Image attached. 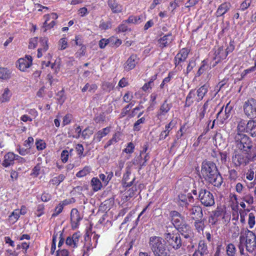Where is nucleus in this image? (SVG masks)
<instances>
[{
	"label": "nucleus",
	"mask_w": 256,
	"mask_h": 256,
	"mask_svg": "<svg viewBox=\"0 0 256 256\" xmlns=\"http://www.w3.org/2000/svg\"><path fill=\"white\" fill-rule=\"evenodd\" d=\"M201 174L202 178L214 186L220 187L223 182V178L216 164L212 162L204 160L202 164Z\"/></svg>",
	"instance_id": "obj_1"
},
{
	"label": "nucleus",
	"mask_w": 256,
	"mask_h": 256,
	"mask_svg": "<svg viewBox=\"0 0 256 256\" xmlns=\"http://www.w3.org/2000/svg\"><path fill=\"white\" fill-rule=\"evenodd\" d=\"M234 143L238 150L242 152H248L256 155V145L253 146L249 136L245 134L236 133L234 137Z\"/></svg>",
	"instance_id": "obj_2"
},
{
	"label": "nucleus",
	"mask_w": 256,
	"mask_h": 256,
	"mask_svg": "<svg viewBox=\"0 0 256 256\" xmlns=\"http://www.w3.org/2000/svg\"><path fill=\"white\" fill-rule=\"evenodd\" d=\"M230 220V214L226 212V208L222 206H218L216 210L212 211L208 218V222L212 226L226 224Z\"/></svg>",
	"instance_id": "obj_3"
},
{
	"label": "nucleus",
	"mask_w": 256,
	"mask_h": 256,
	"mask_svg": "<svg viewBox=\"0 0 256 256\" xmlns=\"http://www.w3.org/2000/svg\"><path fill=\"white\" fill-rule=\"evenodd\" d=\"M148 243L154 256H170L169 251L162 237L150 236Z\"/></svg>",
	"instance_id": "obj_4"
},
{
	"label": "nucleus",
	"mask_w": 256,
	"mask_h": 256,
	"mask_svg": "<svg viewBox=\"0 0 256 256\" xmlns=\"http://www.w3.org/2000/svg\"><path fill=\"white\" fill-rule=\"evenodd\" d=\"M256 160L255 154L248 152H242L235 150L232 156V162L235 167H240L247 165L250 162Z\"/></svg>",
	"instance_id": "obj_5"
},
{
	"label": "nucleus",
	"mask_w": 256,
	"mask_h": 256,
	"mask_svg": "<svg viewBox=\"0 0 256 256\" xmlns=\"http://www.w3.org/2000/svg\"><path fill=\"white\" fill-rule=\"evenodd\" d=\"M192 192L198 196V198L201 204L206 207H210L215 204L214 198L213 194L206 188L198 189V194L196 190H193Z\"/></svg>",
	"instance_id": "obj_6"
},
{
	"label": "nucleus",
	"mask_w": 256,
	"mask_h": 256,
	"mask_svg": "<svg viewBox=\"0 0 256 256\" xmlns=\"http://www.w3.org/2000/svg\"><path fill=\"white\" fill-rule=\"evenodd\" d=\"M94 236L92 238L88 232H86L84 236V242L82 248V256H89L90 252L97 246L100 235L95 232H92Z\"/></svg>",
	"instance_id": "obj_7"
},
{
	"label": "nucleus",
	"mask_w": 256,
	"mask_h": 256,
	"mask_svg": "<svg viewBox=\"0 0 256 256\" xmlns=\"http://www.w3.org/2000/svg\"><path fill=\"white\" fill-rule=\"evenodd\" d=\"M168 245L175 250L179 249L182 245V241L180 234L178 232H168L164 235Z\"/></svg>",
	"instance_id": "obj_8"
},
{
	"label": "nucleus",
	"mask_w": 256,
	"mask_h": 256,
	"mask_svg": "<svg viewBox=\"0 0 256 256\" xmlns=\"http://www.w3.org/2000/svg\"><path fill=\"white\" fill-rule=\"evenodd\" d=\"M244 114L250 118H256V100L250 98L247 100L243 104Z\"/></svg>",
	"instance_id": "obj_9"
},
{
	"label": "nucleus",
	"mask_w": 256,
	"mask_h": 256,
	"mask_svg": "<svg viewBox=\"0 0 256 256\" xmlns=\"http://www.w3.org/2000/svg\"><path fill=\"white\" fill-rule=\"evenodd\" d=\"M232 108V106L230 105V102L225 106H223L222 107L216 114V119L220 124H222L227 122L230 116Z\"/></svg>",
	"instance_id": "obj_10"
},
{
	"label": "nucleus",
	"mask_w": 256,
	"mask_h": 256,
	"mask_svg": "<svg viewBox=\"0 0 256 256\" xmlns=\"http://www.w3.org/2000/svg\"><path fill=\"white\" fill-rule=\"evenodd\" d=\"M174 40L175 36L172 32L166 34H162L157 39V46L160 49L162 50L170 46Z\"/></svg>",
	"instance_id": "obj_11"
},
{
	"label": "nucleus",
	"mask_w": 256,
	"mask_h": 256,
	"mask_svg": "<svg viewBox=\"0 0 256 256\" xmlns=\"http://www.w3.org/2000/svg\"><path fill=\"white\" fill-rule=\"evenodd\" d=\"M246 250L251 253L256 254V236L252 231L246 232Z\"/></svg>",
	"instance_id": "obj_12"
},
{
	"label": "nucleus",
	"mask_w": 256,
	"mask_h": 256,
	"mask_svg": "<svg viewBox=\"0 0 256 256\" xmlns=\"http://www.w3.org/2000/svg\"><path fill=\"white\" fill-rule=\"evenodd\" d=\"M190 52V49L187 48H184L180 50L178 53L176 55L174 60V64L176 68L180 70L182 69L181 64L186 60L188 54Z\"/></svg>",
	"instance_id": "obj_13"
},
{
	"label": "nucleus",
	"mask_w": 256,
	"mask_h": 256,
	"mask_svg": "<svg viewBox=\"0 0 256 256\" xmlns=\"http://www.w3.org/2000/svg\"><path fill=\"white\" fill-rule=\"evenodd\" d=\"M214 50V57L212 61V64H211L212 68H214L222 60L226 59L228 56V52H226L223 46L215 47Z\"/></svg>",
	"instance_id": "obj_14"
},
{
	"label": "nucleus",
	"mask_w": 256,
	"mask_h": 256,
	"mask_svg": "<svg viewBox=\"0 0 256 256\" xmlns=\"http://www.w3.org/2000/svg\"><path fill=\"white\" fill-rule=\"evenodd\" d=\"M82 242V234L79 231L75 232L72 235L68 236L66 240V244L73 248H77Z\"/></svg>",
	"instance_id": "obj_15"
},
{
	"label": "nucleus",
	"mask_w": 256,
	"mask_h": 256,
	"mask_svg": "<svg viewBox=\"0 0 256 256\" xmlns=\"http://www.w3.org/2000/svg\"><path fill=\"white\" fill-rule=\"evenodd\" d=\"M170 216L171 222L176 229L186 223L184 217L176 210L170 212Z\"/></svg>",
	"instance_id": "obj_16"
},
{
	"label": "nucleus",
	"mask_w": 256,
	"mask_h": 256,
	"mask_svg": "<svg viewBox=\"0 0 256 256\" xmlns=\"http://www.w3.org/2000/svg\"><path fill=\"white\" fill-rule=\"evenodd\" d=\"M172 106V104L168 102V100H165L160 104L159 109L156 112V117L157 118L161 120L170 112Z\"/></svg>",
	"instance_id": "obj_17"
},
{
	"label": "nucleus",
	"mask_w": 256,
	"mask_h": 256,
	"mask_svg": "<svg viewBox=\"0 0 256 256\" xmlns=\"http://www.w3.org/2000/svg\"><path fill=\"white\" fill-rule=\"evenodd\" d=\"M139 61L140 58L136 54H132L124 64V70L128 72L134 69Z\"/></svg>",
	"instance_id": "obj_18"
},
{
	"label": "nucleus",
	"mask_w": 256,
	"mask_h": 256,
	"mask_svg": "<svg viewBox=\"0 0 256 256\" xmlns=\"http://www.w3.org/2000/svg\"><path fill=\"white\" fill-rule=\"evenodd\" d=\"M32 64V58L30 56L26 55L24 58H19L16 62L18 69L22 72H25Z\"/></svg>",
	"instance_id": "obj_19"
},
{
	"label": "nucleus",
	"mask_w": 256,
	"mask_h": 256,
	"mask_svg": "<svg viewBox=\"0 0 256 256\" xmlns=\"http://www.w3.org/2000/svg\"><path fill=\"white\" fill-rule=\"evenodd\" d=\"M208 254L207 244L204 240H202L198 242V248L193 254L192 256H206Z\"/></svg>",
	"instance_id": "obj_20"
},
{
	"label": "nucleus",
	"mask_w": 256,
	"mask_h": 256,
	"mask_svg": "<svg viewBox=\"0 0 256 256\" xmlns=\"http://www.w3.org/2000/svg\"><path fill=\"white\" fill-rule=\"evenodd\" d=\"M82 219L78 210L76 208H72L70 212V224L72 230L78 228Z\"/></svg>",
	"instance_id": "obj_21"
},
{
	"label": "nucleus",
	"mask_w": 256,
	"mask_h": 256,
	"mask_svg": "<svg viewBox=\"0 0 256 256\" xmlns=\"http://www.w3.org/2000/svg\"><path fill=\"white\" fill-rule=\"evenodd\" d=\"M186 238L191 239L194 236V232L191 227L186 222L176 229Z\"/></svg>",
	"instance_id": "obj_22"
},
{
	"label": "nucleus",
	"mask_w": 256,
	"mask_h": 256,
	"mask_svg": "<svg viewBox=\"0 0 256 256\" xmlns=\"http://www.w3.org/2000/svg\"><path fill=\"white\" fill-rule=\"evenodd\" d=\"M250 120H246L243 118L238 119L237 122L236 132L239 134L248 133Z\"/></svg>",
	"instance_id": "obj_23"
},
{
	"label": "nucleus",
	"mask_w": 256,
	"mask_h": 256,
	"mask_svg": "<svg viewBox=\"0 0 256 256\" xmlns=\"http://www.w3.org/2000/svg\"><path fill=\"white\" fill-rule=\"evenodd\" d=\"M232 4L230 2H225L222 3L218 8L215 15L216 17L219 18L224 16L230 9Z\"/></svg>",
	"instance_id": "obj_24"
},
{
	"label": "nucleus",
	"mask_w": 256,
	"mask_h": 256,
	"mask_svg": "<svg viewBox=\"0 0 256 256\" xmlns=\"http://www.w3.org/2000/svg\"><path fill=\"white\" fill-rule=\"evenodd\" d=\"M190 215L192 220L202 219L203 217L202 208L199 206H194L190 210Z\"/></svg>",
	"instance_id": "obj_25"
},
{
	"label": "nucleus",
	"mask_w": 256,
	"mask_h": 256,
	"mask_svg": "<svg viewBox=\"0 0 256 256\" xmlns=\"http://www.w3.org/2000/svg\"><path fill=\"white\" fill-rule=\"evenodd\" d=\"M15 160V154L13 152H8L4 156V160L2 165L4 168L13 166Z\"/></svg>",
	"instance_id": "obj_26"
},
{
	"label": "nucleus",
	"mask_w": 256,
	"mask_h": 256,
	"mask_svg": "<svg viewBox=\"0 0 256 256\" xmlns=\"http://www.w3.org/2000/svg\"><path fill=\"white\" fill-rule=\"evenodd\" d=\"M208 84H205L200 87L196 91V96L195 100L196 102H199L202 100L203 98L208 92Z\"/></svg>",
	"instance_id": "obj_27"
},
{
	"label": "nucleus",
	"mask_w": 256,
	"mask_h": 256,
	"mask_svg": "<svg viewBox=\"0 0 256 256\" xmlns=\"http://www.w3.org/2000/svg\"><path fill=\"white\" fill-rule=\"evenodd\" d=\"M111 126H107L98 130L94 136V140L100 142L102 138L106 136L110 132Z\"/></svg>",
	"instance_id": "obj_28"
},
{
	"label": "nucleus",
	"mask_w": 256,
	"mask_h": 256,
	"mask_svg": "<svg viewBox=\"0 0 256 256\" xmlns=\"http://www.w3.org/2000/svg\"><path fill=\"white\" fill-rule=\"evenodd\" d=\"M108 4L114 14L120 13L122 11V6L118 3V0H108Z\"/></svg>",
	"instance_id": "obj_29"
},
{
	"label": "nucleus",
	"mask_w": 256,
	"mask_h": 256,
	"mask_svg": "<svg viewBox=\"0 0 256 256\" xmlns=\"http://www.w3.org/2000/svg\"><path fill=\"white\" fill-rule=\"evenodd\" d=\"M40 43L41 46L38 50L37 57L41 58L43 53L46 52L48 49V38L46 37L41 38H40Z\"/></svg>",
	"instance_id": "obj_30"
},
{
	"label": "nucleus",
	"mask_w": 256,
	"mask_h": 256,
	"mask_svg": "<svg viewBox=\"0 0 256 256\" xmlns=\"http://www.w3.org/2000/svg\"><path fill=\"white\" fill-rule=\"evenodd\" d=\"M196 90L192 89L190 90L186 98L184 108L190 107L196 101Z\"/></svg>",
	"instance_id": "obj_31"
},
{
	"label": "nucleus",
	"mask_w": 256,
	"mask_h": 256,
	"mask_svg": "<svg viewBox=\"0 0 256 256\" xmlns=\"http://www.w3.org/2000/svg\"><path fill=\"white\" fill-rule=\"evenodd\" d=\"M211 64H212V62L210 64V66H209L208 64V60L205 59L203 60L202 62V64L200 68H198L196 76L199 77L202 74H204L206 70L208 69H210L212 67V66Z\"/></svg>",
	"instance_id": "obj_32"
},
{
	"label": "nucleus",
	"mask_w": 256,
	"mask_h": 256,
	"mask_svg": "<svg viewBox=\"0 0 256 256\" xmlns=\"http://www.w3.org/2000/svg\"><path fill=\"white\" fill-rule=\"evenodd\" d=\"M131 174V172L130 169H127L126 173L124 174L122 178V182L124 184V186L126 187H130L132 186L134 180H136V178H134L132 180L131 182H128V180H130V176Z\"/></svg>",
	"instance_id": "obj_33"
},
{
	"label": "nucleus",
	"mask_w": 256,
	"mask_h": 256,
	"mask_svg": "<svg viewBox=\"0 0 256 256\" xmlns=\"http://www.w3.org/2000/svg\"><path fill=\"white\" fill-rule=\"evenodd\" d=\"M66 176L64 174H60L50 180L49 184L53 186H58L66 178Z\"/></svg>",
	"instance_id": "obj_34"
},
{
	"label": "nucleus",
	"mask_w": 256,
	"mask_h": 256,
	"mask_svg": "<svg viewBox=\"0 0 256 256\" xmlns=\"http://www.w3.org/2000/svg\"><path fill=\"white\" fill-rule=\"evenodd\" d=\"M90 185L94 192H96L102 188V184L100 180L97 177H94L90 180Z\"/></svg>",
	"instance_id": "obj_35"
},
{
	"label": "nucleus",
	"mask_w": 256,
	"mask_h": 256,
	"mask_svg": "<svg viewBox=\"0 0 256 256\" xmlns=\"http://www.w3.org/2000/svg\"><path fill=\"white\" fill-rule=\"evenodd\" d=\"M256 70V60L254 62V66L247 68L246 70H244L240 75V78H238L237 80L238 81H241L243 80H244L248 76V75L250 74L251 72H254Z\"/></svg>",
	"instance_id": "obj_36"
},
{
	"label": "nucleus",
	"mask_w": 256,
	"mask_h": 256,
	"mask_svg": "<svg viewBox=\"0 0 256 256\" xmlns=\"http://www.w3.org/2000/svg\"><path fill=\"white\" fill-rule=\"evenodd\" d=\"M250 118L248 134L252 137H256V120Z\"/></svg>",
	"instance_id": "obj_37"
},
{
	"label": "nucleus",
	"mask_w": 256,
	"mask_h": 256,
	"mask_svg": "<svg viewBox=\"0 0 256 256\" xmlns=\"http://www.w3.org/2000/svg\"><path fill=\"white\" fill-rule=\"evenodd\" d=\"M194 226L198 232H202L206 227L204 220L202 219L195 220Z\"/></svg>",
	"instance_id": "obj_38"
},
{
	"label": "nucleus",
	"mask_w": 256,
	"mask_h": 256,
	"mask_svg": "<svg viewBox=\"0 0 256 256\" xmlns=\"http://www.w3.org/2000/svg\"><path fill=\"white\" fill-rule=\"evenodd\" d=\"M12 92L8 88H6L4 90V92L2 94L0 97V101L2 102H6L10 101L12 96Z\"/></svg>",
	"instance_id": "obj_39"
},
{
	"label": "nucleus",
	"mask_w": 256,
	"mask_h": 256,
	"mask_svg": "<svg viewBox=\"0 0 256 256\" xmlns=\"http://www.w3.org/2000/svg\"><path fill=\"white\" fill-rule=\"evenodd\" d=\"M10 78V72L7 68H0V78L6 80Z\"/></svg>",
	"instance_id": "obj_40"
},
{
	"label": "nucleus",
	"mask_w": 256,
	"mask_h": 256,
	"mask_svg": "<svg viewBox=\"0 0 256 256\" xmlns=\"http://www.w3.org/2000/svg\"><path fill=\"white\" fill-rule=\"evenodd\" d=\"M108 44L112 46L118 47L122 44V41L120 38L114 36H110L108 38Z\"/></svg>",
	"instance_id": "obj_41"
},
{
	"label": "nucleus",
	"mask_w": 256,
	"mask_h": 256,
	"mask_svg": "<svg viewBox=\"0 0 256 256\" xmlns=\"http://www.w3.org/2000/svg\"><path fill=\"white\" fill-rule=\"evenodd\" d=\"M256 212L248 213V226L250 228H252L256 224Z\"/></svg>",
	"instance_id": "obj_42"
},
{
	"label": "nucleus",
	"mask_w": 256,
	"mask_h": 256,
	"mask_svg": "<svg viewBox=\"0 0 256 256\" xmlns=\"http://www.w3.org/2000/svg\"><path fill=\"white\" fill-rule=\"evenodd\" d=\"M136 191L137 188L136 186H133L128 189L124 194L126 200H128L133 197L136 194Z\"/></svg>",
	"instance_id": "obj_43"
},
{
	"label": "nucleus",
	"mask_w": 256,
	"mask_h": 256,
	"mask_svg": "<svg viewBox=\"0 0 256 256\" xmlns=\"http://www.w3.org/2000/svg\"><path fill=\"white\" fill-rule=\"evenodd\" d=\"M50 20H49V17L48 16V18L45 19L44 22L43 23L42 28H44V32H46L48 30L52 28L56 24V22L55 20H52L50 23L48 24V22Z\"/></svg>",
	"instance_id": "obj_44"
},
{
	"label": "nucleus",
	"mask_w": 256,
	"mask_h": 256,
	"mask_svg": "<svg viewBox=\"0 0 256 256\" xmlns=\"http://www.w3.org/2000/svg\"><path fill=\"white\" fill-rule=\"evenodd\" d=\"M145 122L146 118L144 117H142L138 120L134 124L133 130L134 132L140 131L142 128V126L140 124H144Z\"/></svg>",
	"instance_id": "obj_45"
},
{
	"label": "nucleus",
	"mask_w": 256,
	"mask_h": 256,
	"mask_svg": "<svg viewBox=\"0 0 256 256\" xmlns=\"http://www.w3.org/2000/svg\"><path fill=\"white\" fill-rule=\"evenodd\" d=\"M226 252L228 256H235L236 248L234 244H228L226 247Z\"/></svg>",
	"instance_id": "obj_46"
},
{
	"label": "nucleus",
	"mask_w": 256,
	"mask_h": 256,
	"mask_svg": "<svg viewBox=\"0 0 256 256\" xmlns=\"http://www.w3.org/2000/svg\"><path fill=\"white\" fill-rule=\"evenodd\" d=\"M19 209L14 210L12 213L9 216L8 219L12 224L16 222L20 216Z\"/></svg>",
	"instance_id": "obj_47"
},
{
	"label": "nucleus",
	"mask_w": 256,
	"mask_h": 256,
	"mask_svg": "<svg viewBox=\"0 0 256 256\" xmlns=\"http://www.w3.org/2000/svg\"><path fill=\"white\" fill-rule=\"evenodd\" d=\"M45 206L42 204H38L36 206L34 214L37 217H40L44 214Z\"/></svg>",
	"instance_id": "obj_48"
},
{
	"label": "nucleus",
	"mask_w": 256,
	"mask_h": 256,
	"mask_svg": "<svg viewBox=\"0 0 256 256\" xmlns=\"http://www.w3.org/2000/svg\"><path fill=\"white\" fill-rule=\"evenodd\" d=\"M74 130H75V134H71L70 132H68V136L70 137H72L73 138H75L78 139L80 138L82 135V128L80 126H77L75 124L74 126Z\"/></svg>",
	"instance_id": "obj_49"
},
{
	"label": "nucleus",
	"mask_w": 256,
	"mask_h": 256,
	"mask_svg": "<svg viewBox=\"0 0 256 256\" xmlns=\"http://www.w3.org/2000/svg\"><path fill=\"white\" fill-rule=\"evenodd\" d=\"M90 168L88 166H84L82 170H79L76 174V176L78 178H82L86 176L90 172Z\"/></svg>",
	"instance_id": "obj_50"
},
{
	"label": "nucleus",
	"mask_w": 256,
	"mask_h": 256,
	"mask_svg": "<svg viewBox=\"0 0 256 256\" xmlns=\"http://www.w3.org/2000/svg\"><path fill=\"white\" fill-rule=\"evenodd\" d=\"M35 144L38 150H42L46 148V144L44 140L42 139H36Z\"/></svg>",
	"instance_id": "obj_51"
},
{
	"label": "nucleus",
	"mask_w": 256,
	"mask_h": 256,
	"mask_svg": "<svg viewBox=\"0 0 256 256\" xmlns=\"http://www.w3.org/2000/svg\"><path fill=\"white\" fill-rule=\"evenodd\" d=\"M56 96L58 103L61 105L62 104L66 99L64 90L62 89L58 91L56 94Z\"/></svg>",
	"instance_id": "obj_52"
},
{
	"label": "nucleus",
	"mask_w": 256,
	"mask_h": 256,
	"mask_svg": "<svg viewBox=\"0 0 256 256\" xmlns=\"http://www.w3.org/2000/svg\"><path fill=\"white\" fill-rule=\"evenodd\" d=\"M238 178V172L232 169L228 170V180L231 182H234Z\"/></svg>",
	"instance_id": "obj_53"
},
{
	"label": "nucleus",
	"mask_w": 256,
	"mask_h": 256,
	"mask_svg": "<svg viewBox=\"0 0 256 256\" xmlns=\"http://www.w3.org/2000/svg\"><path fill=\"white\" fill-rule=\"evenodd\" d=\"M112 28V22L110 21L104 22L101 20L99 24V28L102 30H106Z\"/></svg>",
	"instance_id": "obj_54"
},
{
	"label": "nucleus",
	"mask_w": 256,
	"mask_h": 256,
	"mask_svg": "<svg viewBox=\"0 0 256 256\" xmlns=\"http://www.w3.org/2000/svg\"><path fill=\"white\" fill-rule=\"evenodd\" d=\"M93 134V130L89 126L84 129L82 132V137L83 139H88Z\"/></svg>",
	"instance_id": "obj_55"
},
{
	"label": "nucleus",
	"mask_w": 256,
	"mask_h": 256,
	"mask_svg": "<svg viewBox=\"0 0 256 256\" xmlns=\"http://www.w3.org/2000/svg\"><path fill=\"white\" fill-rule=\"evenodd\" d=\"M58 50H62L68 47L67 39L66 38H61L58 42Z\"/></svg>",
	"instance_id": "obj_56"
},
{
	"label": "nucleus",
	"mask_w": 256,
	"mask_h": 256,
	"mask_svg": "<svg viewBox=\"0 0 256 256\" xmlns=\"http://www.w3.org/2000/svg\"><path fill=\"white\" fill-rule=\"evenodd\" d=\"M75 149L80 158H84L86 156V154H84V148L82 144H77L75 146Z\"/></svg>",
	"instance_id": "obj_57"
},
{
	"label": "nucleus",
	"mask_w": 256,
	"mask_h": 256,
	"mask_svg": "<svg viewBox=\"0 0 256 256\" xmlns=\"http://www.w3.org/2000/svg\"><path fill=\"white\" fill-rule=\"evenodd\" d=\"M127 24L125 20H123L117 28L118 32H126V31L130 32L131 29L128 28Z\"/></svg>",
	"instance_id": "obj_58"
},
{
	"label": "nucleus",
	"mask_w": 256,
	"mask_h": 256,
	"mask_svg": "<svg viewBox=\"0 0 256 256\" xmlns=\"http://www.w3.org/2000/svg\"><path fill=\"white\" fill-rule=\"evenodd\" d=\"M252 0H244L240 4L239 10L244 11L247 10L251 5Z\"/></svg>",
	"instance_id": "obj_59"
},
{
	"label": "nucleus",
	"mask_w": 256,
	"mask_h": 256,
	"mask_svg": "<svg viewBox=\"0 0 256 256\" xmlns=\"http://www.w3.org/2000/svg\"><path fill=\"white\" fill-rule=\"evenodd\" d=\"M135 146L132 142H130L127 144L126 148L123 150V152L127 154H132L134 150Z\"/></svg>",
	"instance_id": "obj_60"
},
{
	"label": "nucleus",
	"mask_w": 256,
	"mask_h": 256,
	"mask_svg": "<svg viewBox=\"0 0 256 256\" xmlns=\"http://www.w3.org/2000/svg\"><path fill=\"white\" fill-rule=\"evenodd\" d=\"M214 104V101L211 100H208L203 104L201 108L203 110H206V112H210V109L212 108V105Z\"/></svg>",
	"instance_id": "obj_61"
},
{
	"label": "nucleus",
	"mask_w": 256,
	"mask_h": 256,
	"mask_svg": "<svg viewBox=\"0 0 256 256\" xmlns=\"http://www.w3.org/2000/svg\"><path fill=\"white\" fill-rule=\"evenodd\" d=\"M64 207L61 204H58L55 208L52 214V218H55L58 216L63 210Z\"/></svg>",
	"instance_id": "obj_62"
},
{
	"label": "nucleus",
	"mask_w": 256,
	"mask_h": 256,
	"mask_svg": "<svg viewBox=\"0 0 256 256\" xmlns=\"http://www.w3.org/2000/svg\"><path fill=\"white\" fill-rule=\"evenodd\" d=\"M72 118H73V116L72 114H66L64 116L63 119H62V126H65L66 125L70 124L71 122Z\"/></svg>",
	"instance_id": "obj_63"
},
{
	"label": "nucleus",
	"mask_w": 256,
	"mask_h": 256,
	"mask_svg": "<svg viewBox=\"0 0 256 256\" xmlns=\"http://www.w3.org/2000/svg\"><path fill=\"white\" fill-rule=\"evenodd\" d=\"M41 170V166L40 164H38L34 168L32 169L30 176L33 177H37L40 174Z\"/></svg>",
	"instance_id": "obj_64"
}]
</instances>
